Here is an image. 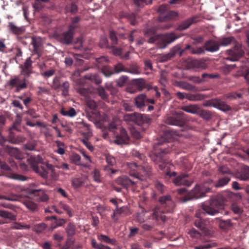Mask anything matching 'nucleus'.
<instances>
[{
	"instance_id": "393cba45",
	"label": "nucleus",
	"mask_w": 249,
	"mask_h": 249,
	"mask_svg": "<svg viewBox=\"0 0 249 249\" xmlns=\"http://www.w3.org/2000/svg\"><path fill=\"white\" fill-rule=\"evenodd\" d=\"M9 141L12 143H19L23 142L25 140V138L21 135H16L14 132H11L9 133Z\"/></svg>"
},
{
	"instance_id": "338daca9",
	"label": "nucleus",
	"mask_w": 249,
	"mask_h": 249,
	"mask_svg": "<svg viewBox=\"0 0 249 249\" xmlns=\"http://www.w3.org/2000/svg\"><path fill=\"white\" fill-rule=\"evenodd\" d=\"M173 57V55L170 52L169 53L167 54L161 55L160 57L159 61L160 62H164L171 59Z\"/></svg>"
},
{
	"instance_id": "bb28decb",
	"label": "nucleus",
	"mask_w": 249,
	"mask_h": 249,
	"mask_svg": "<svg viewBox=\"0 0 249 249\" xmlns=\"http://www.w3.org/2000/svg\"><path fill=\"white\" fill-rule=\"evenodd\" d=\"M97 238L101 242L111 245H116L117 244V241L114 238H110L107 235L103 234H98Z\"/></svg>"
},
{
	"instance_id": "6e6d98bb",
	"label": "nucleus",
	"mask_w": 249,
	"mask_h": 249,
	"mask_svg": "<svg viewBox=\"0 0 249 249\" xmlns=\"http://www.w3.org/2000/svg\"><path fill=\"white\" fill-rule=\"evenodd\" d=\"M86 106L93 110L96 107L97 105L96 102L92 100L90 97L85 99Z\"/></svg>"
},
{
	"instance_id": "6ab92c4d",
	"label": "nucleus",
	"mask_w": 249,
	"mask_h": 249,
	"mask_svg": "<svg viewBox=\"0 0 249 249\" xmlns=\"http://www.w3.org/2000/svg\"><path fill=\"white\" fill-rule=\"evenodd\" d=\"M33 61L30 57H28L24 64L20 66L21 69L20 74L21 75H25L29 77L33 73Z\"/></svg>"
},
{
	"instance_id": "774afa93",
	"label": "nucleus",
	"mask_w": 249,
	"mask_h": 249,
	"mask_svg": "<svg viewBox=\"0 0 249 249\" xmlns=\"http://www.w3.org/2000/svg\"><path fill=\"white\" fill-rule=\"evenodd\" d=\"M109 38L112 41V45H115L117 44L118 38L116 33L114 31H110L109 32Z\"/></svg>"
},
{
	"instance_id": "2eb2a0df",
	"label": "nucleus",
	"mask_w": 249,
	"mask_h": 249,
	"mask_svg": "<svg viewBox=\"0 0 249 249\" xmlns=\"http://www.w3.org/2000/svg\"><path fill=\"white\" fill-rule=\"evenodd\" d=\"M89 119L93 121L96 125L101 127L102 124L107 121L108 117L105 114H101L99 111L93 110L88 114Z\"/></svg>"
},
{
	"instance_id": "2f4dec72",
	"label": "nucleus",
	"mask_w": 249,
	"mask_h": 249,
	"mask_svg": "<svg viewBox=\"0 0 249 249\" xmlns=\"http://www.w3.org/2000/svg\"><path fill=\"white\" fill-rule=\"evenodd\" d=\"M78 6L74 2L68 3L65 7L66 13H70L72 15L76 14L78 12Z\"/></svg>"
},
{
	"instance_id": "4d7b16f0",
	"label": "nucleus",
	"mask_w": 249,
	"mask_h": 249,
	"mask_svg": "<svg viewBox=\"0 0 249 249\" xmlns=\"http://www.w3.org/2000/svg\"><path fill=\"white\" fill-rule=\"evenodd\" d=\"M125 17L129 20L130 23L131 25H135L136 24V19L138 16L136 14H126Z\"/></svg>"
},
{
	"instance_id": "58836bf2",
	"label": "nucleus",
	"mask_w": 249,
	"mask_h": 249,
	"mask_svg": "<svg viewBox=\"0 0 249 249\" xmlns=\"http://www.w3.org/2000/svg\"><path fill=\"white\" fill-rule=\"evenodd\" d=\"M0 217L7 218L11 220H15L16 219V215L5 210L0 211Z\"/></svg>"
},
{
	"instance_id": "864d4df0",
	"label": "nucleus",
	"mask_w": 249,
	"mask_h": 249,
	"mask_svg": "<svg viewBox=\"0 0 249 249\" xmlns=\"http://www.w3.org/2000/svg\"><path fill=\"white\" fill-rule=\"evenodd\" d=\"M71 161L72 163L75 164L77 165H81V157L80 155L77 154H73L70 158Z\"/></svg>"
},
{
	"instance_id": "7c9ffc66",
	"label": "nucleus",
	"mask_w": 249,
	"mask_h": 249,
	"mask_svg": "<svg viewBox=\"0 0 249 249\" xmlns=\"http://www.w3.org/2000/svg\"><path fill=\"white\" fill-rule=\"evenodd\" d=\"M178 86L181 88L182 89L192 91H197L198 89L195 86L191 85L186 82H179L178 84Z\"/></svg>"
},
{
	"instance_id": "a211bd4d",
	"label": "nucleus",
	"mask_w": 249,
	"mask_h": 249,
	"mask_svg": "<svg viewBox=\"0 0 249 249\" xmlns=\"http://www.w3.org/2000/svg\"><path fill=\"white\" fill-rule=\"evenodd\" d=\"M71 28V29L68 28L67 31L57 35V38L61 43L66 45H70L72 43L75 32Z\"/></svg>"
},
{
	"instance_id": "72a5a7b5",
	"label": "nucleus",
	"mask_w": 249,
	"mask_h": 249,
	"mask_svg": "<svg viewBox=\"0 0 249 249\" xmlns=\"http://www.w3.org/2000/svg\"><path fill=\"white\" fill-rule=\"evenodd\" d=\"M195 22V18L188 19L179 24L178 27V29L179 31L186 30V29L188 28L191 26V25Z\"/></svg>"
},
{
	"instance_id": "f704fd0d",
	"label": "nucleus",
	"mask_w": 249,
	"mask_h": 249,
	"mask_svg": "<svg viewBox=\"0 0 249 249\" xmlns=\"http://www.w3.org/2000/svg\"><path fill=\"white\" fill-rule=\"evenodd\" d=\"M31 44L33 46L34 53H38L39 47L41 44L40 39L39 38L33 36L32 37Z\"/></svg>"
},
{
	"instance_id": "f03ea898",
	"label": "nucleus",
	"mask_w": 249,
	"mask_h": 249,
	"mask_svg": "<svg viewBox=\"0 0 249 249\" xmlns=\"http://www.w3.org/2000/svg\"><path fill=\"white\" fill-rule=\"evenodd\" d=\"M176 132L168 129H166L163 132L162 137L158 141L156 144L157 148L159 152L155 153L154 161L158 165L159 168L163 170L168 163L170 162L167 154L173 149L170 148L172 145L169 142L176 135Z\"/></svg>"
},
{
	"instance_id": "603ef678",
	"label": "nucleus",
	"mask_w": 249,
	"mask_h": 249,
	"mask_svg": "<svg viewBox=\"0 0 249 249\" xmlns=\"http://www.w3.org/2000/svg\"><path fill=\"white\" fill-rule=\"evenodd\" d=\"M126 68L121 63H118L115 65L113 69L114 73H119L121 72H126Z\"/></svg>"
},
{
	"instance_id": "bf43d9fd",
	"label": "nucleus",
	"mask_w": 249,
	"mask_h": 249,
	"mask_svg": "<svg viewBox=\"0 0 249 249\" xmlns=\"http://www.w3.org/2000/svg\"><path fill=\"white\" fill-rule=\"evenodd\" d=\"M30 226L27 225H22L20 223L16 222L12 224L10 227L12 230H21V229H28Z\"/></svg>"
},
{
	"instance_id": "f3484780",
	"label": "nucleus",
	"mask_w": 249,
	"mask_h": 249,
	"mask_svg": "<svg viewBox=\"0 0 249 249\" xmlns=\"http://www.w3.org/2000/svg\"><path fill=\"white\" fill-rule=\"evenodd\" d=\"M131 214L129 209L126 206H123L121 207L116 208L113 211L111 218L114 222L117 223L119 220V217H124Z\"/></svg>"
},
{
	"instance_id": "c756f323",
	"label": "nucleus",
	"mask_w": 249,
	"mask_h": 249,
	"mask_svg": "<svg viewBox=\"0 0 249 249\" xmlns=\"http://www.w3.org/2000/svg\"><path fill=\"white\" fill-rule=\"evenodd\" d=\"M231 180L230 177L226 176L218 179L216 183L213 182V187L220 188L227 185Z\"/></svg>"
},
{
	"instance_id": "b1692460",
	"label": "nucleus",
	"mask_w": 249,
	"mask_h": 249,
	"mask_svg": "<svg viewBox=\"0 0 249 249\" xmlns=\"http://www.w3.org/2000/svg\"><path fill=\"white\" fill-rule=\"evenodd\" d=\"M30 194L31 195H34L35 196H37V199H38L42 202H46L49 199L48 196L45 193L43 190L41 189L32 190Z\"/></svg>"
},
{
	"instance_id": "09e8293b",
	"label": "nucleus",
	"mask_w": 249,
	"mask_h": 249,
	"mask_svg": "<svg viewBox=\"0 0 249 249\" xmlns=\"http://www.w3.org/2000/svg\"><path fill=\"white\" fill-rule=\"evenodd\" d=\"M216 246L214 242L208 241L203 245L195 247V249H209Z\"/></svg>"
},
{
	"instance_id": "412c9836",
	"label": "nucleus",
	"mask_w": 249,
	"mask_h": 249,
	"mask_svg": "<svg viewBox=\"0 0 249 249\" xmlns=\"http://www.w3.org/2000/svg\"><path fill=\"white\" fill-rule=\"evenodd\" d=\"M188 177V174H182L176 177L173 180V182L177 186L185 185L190 186L191 185L192 182L187 179Z\"/></svg>"
},
{
	"instance_id": "9b49d317",
	"label": "nucleus",
	"mask_w": 249,
	"mask_h": 249,
	"mask_svg": "<svg viewBox=\"0 0 249 249\" xmlns=\"http://www.w3.org/2000/svg\"><path fill=\"white\" fill-rule=\"evenodd\" d=\"M189 51L192 54L201 55L205 53V51L202 47H194L192 45L187 44L184 49L181 50L179 46L173 47L170 51L171 53L174 57L176 54L178 53L180 56L185 51Z\"/></svg>"
},
{
	"instance_id": "5701e85b",
	"label": "nucleus",
	"mask_w": 249,
	"mask_h": 249,
	"mask_svg": "<svg viewBox=\"0 0 249 249\" xmlns=\"http://www.w3.org/2000/svg\"><path fill=\"white\" fill-rule=\"evenodd\" d=\"M129 137L126 130L121 129L119 135H117L115 140V143L117 144H123L127 143Z\"/></svg>"
},
{
	"instance_id": "dca6fc26",
	"label": "nucleus",
	"mask_w": 249,
	"mask_h": 249,
	"mask_svg": "<svg viewBox=\"0 0 249 249\" xmlns=\"http://www.w3.org/2000/svg\"><path fill=\"white\" fill-rule=\"evenodd\" d=\"M204 106L206 107H213L224 111H229L231 108L224 101L217 98L207 101Z\"/></svg>"
},
{
	"instance_id": "680f3d73",
	"label": "nucleus",
	"mask_w": 249,
	"mask_h": 249,
	"mask_svg": "<svg viewBox=\"0 0 249 249\" xmlns=\"http://www.w3.org/2000/svg\"><path fill=\"white\" fill-rule=\"evenodd\" d=\"M36 146V142L35 141H30L24 145L25 149L30 151L35 150Z\"/></svg>"
},
{
	"instance_id": "69168bd1",
	"label": "nucleus",
	"mask_w": 249,
	"mask_h": 249,
	"mask_svg": "<svg viewBox=\"0 0 249 249\" xmlns=\"http://www.w3.org/2000/svg\"><path fill=\"white\" fill-rule=\"evenodd\" d=\"M192 66L196 68H201L205 66V63L200 60H194L192 62Z\"/></svg>"
},
{
	"instance_id": "4468645a",
	"label": "nucleus",
	"mask_w": 249,
	"mask_h": 249,
	"mask_svg": "<svg viewBox=\"0 0 249 249\" xmlns=\"http://www.w3.org/2000/svg\"><path fill=\"white\" fill-rule=\"evenodd\" d=\"M177 98L179 100H183L185 98L187 99L190 101L196 102L201 101L207 97L205 94L201 93H184L181 92H178L176 93Z\"/></svg>"
},
{
	"instance_id": "9d476101",
	"label": "nucleus",
	"mask_w": 249,
	"mask_h": 249,
	"mask_svg": "<svg viewBox=\"0 0 249 249\" xmlns=\"http://www.w3.org/2000/svg\"><path fill=\"white\" fill-rule=\"evenodd\" d=\"M124 118L125 121L133 122L138 125L147 126L151 122V119L147 115L139 113L126 114L124 115Z\"/></svg>"
},
{
	"instance_id": "79ce46f5",
	"label": "nucleus",
	"mask_w": 249,
	"mask_h": 249,
	"mask_svg": "<svg viewBox=\"0 0 249 249\" xmlns=\"http://www.w3.org/2000/svg\"><path fill=\"white\" fill-rule=\"evenodd\" d=\"M61 114L65 116L73 117L76 115V112L74 108L71 107L68 110H65L64 108H61L60 110Z\"/></svg>"
},
{
	"instance_id": "052dcab7",
	"label": "nucleus",
	"mask_w": 249,
	"mask_h": 249,
	"mask_svg": "<svg viewBox=\"0 0 249 249\" xmlns=\"http://www.w3.org/2000/svg\"><path fill=\"white\" fill-rule=\"evenodd\" d=\"M188 233L193 238L198 239L201 236V234L195 228L190 230Z\"/></svg>"
},
{
	"instance_id": "473e14b6",
	"label": "nucleus",
	"mask_w": 249,
	"mask_h": 249,
	"mask_svg": "<svg viewBox=\"0 0 249 249\" xmlns=\"http://www.w3.org/2000/svg\"><path fill=\"white\" fill-rule=\"evenodd\" d=\"M69 87V83L68 81H65L62 84L56 85L55 89H60L63 95L66 96L68 95Z\"/></svg>"
},
{
	"instance_id": "ddd939ff",
	"label": "nucleus",
	"mask_w": 249,
	"mask_h": 249,
	"mask_svg": "<svg viewBox=\"0 0 249 249\" xmlns=\"http://www.w3.org/2000/svg\"><path fill=\"white\" fill-rule=\"evenodd\" d=\"M164 120L168 124L182 126L185 123L184 113L181 111L175 112L172 115L167 116Z\"/></svg>"
},
{
	"instance_id": "c85d7f7f",
	"label": "nucleus",
	"mask_w": 249,
	"mask_h": 249,
	"mask_svg": "<svg viewBox=\"0 0 249 249\" xmlns=\"http://www.w3.org/2000/svg\"><path fill=\"white\" fill-rule=\"evenodd\" d=\"M6 151L11 157H15L18 160L21 159V153L18 148L7 147L6 148Z\"/></svg>"
},
{
	"instance_id": "a18cd8bd",
	"label": "nucleus",
	"mask_w": 249,
	"mask_h": 249,
	"mask_svg": "<svg viewBox=\"0 0 249 249\" xmlns=\"http://www.w3.org/2000/svg\"><path fill=\"white\" fill-rule=\"evenodd\" d=\"M97 91L99 96L105 101H107L108 98V95L106 92L105 89L102 87L99 86L97 89Z\"/></svg>"
},
{
	"instance_id": "e2e57ef3",
	"label": "nucleus",
	"mask_w": 249,
	"mask_h": 249,
	"mask_svg": "<svg viewBox=\"0 0 249 249\" xmlns=\"http://www.w3.org/2000/svg\"><path fill=\"white\" fill-rule=\"evenodd\" d=\"M126 72L133 74H138L140 73V71L138 66L136 65H132L130 69L126 68Z\"/></svg>"
},
{
	"instance_id": "e433bc0d",
	"label": "nucleus",
	"mask_w": 249,
	"mask_h": 249,
	"mask_svg": "<svg viewBox=\"0 0 249 249\" xmlns=\"http://www.w3.org/2000/svg\"><path fill=\"white\" fill-rule=\"evenodd\" d=\"M197 114L206 120H209L211 119L212 117L211 111L207 110L201 109L200 108Z\"/></svg>"
},
{
	"instance_id": "0eeeda50",
	"label": "nucleus",
	"mask_w": 249,
	"mask_h": 249,
	"mask_svg": "<svg viewBox=\"0 0 249 249\" xmlns=\"http://www.w3.org/2000/svg\"><path fill=\"white\" fill-rule=\"evenodd\" d=\"M213 187V180L211 179L206 180L201 184H196L193 190L184 198V202L191 199H198L205 196L206 194L210 192Z\"/></svg>"
},
{
	"instance_id": "13d9d810",
	"label": "nucleus",
	"mask_w": 249,
	"mask_h": 249,
	"mask_svg": "<svg viewBox=\"0 0 249 249\" xmlns=\"http://www.w3.org/2000/svg\"><path fill=\"white\" fill-rule=\"evenodd\" d=\"M59 206L66 211L70 217L72 216L73 213L71 212V209L68 205L62 202H60L59 203Z\"/></svg>"
},
{
	"instance_id": "cd10ccee",
	"label": "nucleus",
	"mask_w": 249,
	"mask_h": 249,
	"mask_svg": "<svg viewBox=\"0 0 249 249\" xmlns=\"http://www.w3.org/2000/svg\"><path fill=\"white\" fill-rule=\"evenodd\" d=\"M199 109V106L196 104L184 106L181 107L183 111L193 114H197Z\"/></svg>"
},
{
	"instance_id": "c9c22d12",
	"label": "nucleus",
	"mask_w": 249,
	"mask_h": 249,
	"mask_svg": "<svg viewBox=\"0 0 249 249\" xmlns=\"http://www.w3.org/2000/svg\"><path fill=\"white\" fill-rule=\"evenodd\" d=\"M8 28L10 31L15 35H20L23 32V30L22 28L17 27L13 22H9Z\"/></svg>"
},
{
	"instance_id": "8fccbe9b",
	"label": "nucleus",
	"mask_w": 249,
	"mask_h": 249,
	"mask_svg": "<svg viewBox=\"0 0 249 249\" xmlns=\"http://www.w3.org/2000/svg\"><path fill=\"white\" fill-rule=\"evenodd\" d=\"M102 72L106 77H110L114 74L113 69L108 66H104L102 69Z\"/></svg>"
},
{
	"instance_id": "4c0bfd02",
	"label": "nucleus",
	"mask_w": 249,
	"mask_h": 249,
	"mask_svg": "<svg viewBox=\"0 0 249 249\" xmlns=\"http://www.w3.org/2000/svg\"><path fill=\"white\" fill-rule=\"evenodd\" d=\"M134 85L140 91H142L145 88V81L143 79L139 78L133 80Z\"/></svg>"
},
{
	"instance_id": "0e129e2a",
	"label": "nucleus",
	"mask_w": 249,
	"mask_h": 249,
	"mask_svg": "<svg viewBox=\"0 0 249 249\" xmlns=\"http://www.w3.org/2000/svg\"><path fill=\"white\" fill-rule=\"evenodd\" d=\"M92 175L93 176V179L95 181H96L97 183H100L102 181V178L101 177L100 173L98 169H94L92 173Z\"/></svg>"
},
{
	"instance_id": "20e7f679",
	"label": "nucleus",
	"mask_w": 249,
	"mask_h": 249,
	"mask_svg": "<svg viewBox=\"0 0 249 249\" xmlns=\"http://www.w3.org/2000/svg\"><path fill=\"white\" fill-rule=\"evenodd\" d=\"M158 201L160 206H156L153 211L152 215L156 220L162 222L166 220L164 213H172L175 207V203L170 195H167L159 197Z\"/></svg>"
},
{
	"instance_id": "f8f14e48",
	"label": "nucleus",
	"mask_w": 249,
	"mask_h": 249,
	"mask_svg": "<svg viewBox=\"0 0 249 249\" xmlns=\"http://www.w3.org/2000/svg\"><path fill=\"white\" fill-rule=\"evenodd\" d=\"M169 6L167 4H162L159 7L158 12L159 15V21H167L177 17V13L175 11L169 10Z\"/></svg>"
},
{
	"instance_id": "4be33fe9",
	"label": "nucleus",
	"mask_w": 249,
	"mask_h": 249,
	"mask_svg": "<svg viewBox=\"0 0 249 249\" xmlns=\"http://www.w3.org/2000/svg\"><path fill=\"white\" fill-rule=\"evenodd\" d=\"M135 105L136 107L140 110L144 111L146 108V96L142 94L135 98Z\"/></svg>"
},
{
	"instance_id": "f257e3e1",
	"label": "nucleus",
	"mask_w": 249,
	"mask_h": 249,
	"mask_svg": "<svg viewBox=\"0 0 249 249\" xmlns=\"http://www.w3.org/2000/svg\"><path fill=\"white\" fill-rule=\"evenodd\" d=\"M224 197L221 195H217L211 197L209 202H206L201 204L203 212L198 210L196 212L195 216L196 219L194 221V225L206 236L212 235V232L206 224V222L201 218V214L206 213L213 215L219 213L220 209L223 208Z\"/></svg>"
},
{
	"instance_id": "3c124183",
	"label": "nucleus",
	"mask_w": 249,
	"mask_h": 249,
	"mask_svg": "<svg viewBox=\"0 0 249 249\" xmlns=\"http://www.w3.org/2000/svg\"><path fill=\"white\" fill-rule=\"evenodd\" d=\"M66 232L69 236H72L75 233V226L74 223L70 222L66 229Z\"/></svg>"
},
{
	"instance_id": "49530a36",
	"label": "nucleus",
	"mask_w": 249,
	"mask_h": 249,
	"mask_svg": "<svg viewBox=\"0 0 249 249\" xmlns=\"http://www.w3.org/2000/svg\"><path fill=\"white\" fill-rule=\"evenodd\" d=\"M239 178L242 180H247L249 179V167L245 166L243 167L242 173L240 174Z\"/></svg>"
},
{
	"instance_id": "de8ad7c7",
	"label": "nucleus",
	"mask_w": 249,
	"mask_h": 249,
	"mask_svg": "<svg viewBox=\"0 0 249 249\" xmlns=\"http://www.w3.org/2000/svg\"><path fill=\"white\" fill-rule=\"evenodd\" d=\"M232 225L231 220L227 219L226 220H220L219 223V226L220 229L222 230H227L229 229Z\"/></svg>"
},
{
	"instance_id": "423d86ee",
	"label": "nucleus",
	"mask_w": 249,
	"mask_h": 249,
	"mask_svg": "<svg viewBox=\"0 0 249 249\" xmlns=\"http://www.w3.org/2000/svg\"><path fill=\"white\" fill-rule=\"evenodd\" d=\"M27 160L33 170L44 178H47L49 172H54L53 165L48 163H43L40 155L30 156Z\"/></svg>"
},
{
	"instance_id": "37998d69",
	"label": "nucleus",
	"mask_w": 249,
	"mask_h": 249,
	"mask_svg": "<svg viewBox=\"0 0 249 249\" xmlns=\"http://www.w3.org/2000/svg\"><path fill=\"white\" fill-rule=\"evenodd\" d=\"M80 19V17L78 16L72 18H71V24L69 26L68 28L71 29H71L75 32V29L79 26L78 23Z\"/></svg>"
},
{
	"instance_id": "ea45409f",
	"label": "nucleus",
	"mask_w": 249,
	"mask_h": 249,
	"mask_svg": "<svg viewBox=\"0 0 249 249\" xmlns=\"http://www.w3.org/2000/svg\"><path fill=\"white\" fill-rule=\"evenodd\" d=\"M85 78L89 79L95 83L96 84H99L102 82V80L98 75L96 74H89L85 76Z\"/></svg>"
},
{
	"instance_id": "a878e982",
	"label": "nucleus",
	"mask_w": 249,
	"mask_h": 249,
	"mask_svg": "<svg viewBox=\"0 0 249 249\" xmlns=\"http://www.w3.org/2000/svg\"><path fill=\"white\" fill-rule=\"evenodd\" d=\"M137 31L136 30H133L128 36V39L130 43H132L134 40L136 41V44L138 46L142 45L144 42V39L142 38H138L137 33Z\"/></svg>"
},
{
	"instance_id": "aec40b11",
	"label": "nucleus",
	"mask_w": 249,
	"mask_h": 249,
	"mask_svg": "<svg viewBox=\"0 0 249 249\" xmlns=\"http://www.w3.org/2000/svg\"><path fill=\"white\" fill-rule=\"evenodd\" d=\"M205 52L207 51L211 53L217 52L220 47V44L218 41L214 39H209L205 42L203 47H201Z\"/></svg>"
},
{
	"instance_id": "c03bdc74",
	"label": "nucleus",
	"mask_w": 249,
	"mask_h": 249,
	"mask_svg": "<svg viewBox=\"0 0 249 249\" xmlns=\"http://www.w3.org/2000/svg\"><path fill=\"white\" fill-rule=\"evenodd\" d=\"M23 204L27 208L31 211L35 212L38 209L37 204L32 201L26 200L24 201Z\"/></svg>"
},
{
	"instance_id": "a19ab883",
	"label": "nucleus",
	"mask_w": 249,
	"mask_h": 249,
	"mask_svg": "<svg viewBox=\"0 0 249 249\" xmlns=\"http://www.w3.org/2000/svg\"><path fill=\"white\" fill-rule=\"evenodd\" d=\"M76 90L78 93L84 97L85 99L90 97L91 91L89 89L79 88Z\"/></svg>"
},
{
	"instance_id": "1a4fd4ad",
	"label": "nucleus",
	"mask_w": 249,
	"mask_h": 249,
	"mask_svg": "<svg viewBox=\"0 0 249 249\" xmlns=\"http://www.w3.org/2000/svg\"><path fill=\"white\" fill-rule=\"evenodd\" d=\"M29 77L25 75H15L11 77L8 82V85L11 88H15L16 92L26 89L29 84Z\"/></svg>"
},
{
	"instance_id": "5fc2aeb1",
	"label": "nucleus",
	"mask_w": 249,
	"mask_h": 249,
	"mask_svg": "<svg viewBox=\"0 0 249 249\" xmlns=\"http://www.w3.org/2000/svg\"><path fill=\"white\" fill-rule=\"evenodd\" d=\"M99 46L102 48L110 49L111 48V45L108 44V40L105 37L101 38L99 43Z\"/></svg>"
},
{
	"instance_id": "7ed1b4c3",
	"label": "nucleus",
	"mask_w": 249,
	"mask_h": 249,
	"mask_svg": "<svg viewBox=\"0 0 249 249\" xmlns=\"http://www.w3.org/2000/svg\"><path fill=\"white\" fill-rule=\"evenodd\" d=\"M130 170V176L133 178H129L126 176L118 178L117 183L123 187L128 188L138 184L140 181L146 180V178L151 175V168L148 166H138L135 163H130L128 165Z\"/></svg>"
},
{
	"instance_id": "39448f33",
	"label": "nucleus",
	"mask_w": 249,
	"mask_h": 249,
	"mask_svg": "<svg viewBox=\"0 0 249 249\" xmlns=\"http://www.w3.org/2000/svg\"><path fill=\"white\" fill-rule=\"evenodd\" d=\"M220 44V46H227L231 44L233 45V47L227 50L226 54L228 55L227 60L231 61H238L244 54V51L242 49L241 43L237 41L232 36L223 37L218 41Z\"/></svg>"
},
{
	"instance_id": "6e6552de",
	"label": "nucleus",
	"mask_w": 249,
	"mask_h": 249,
	"mask_svg": "<svg viewBox=\"0 0 249 249\" xmlns=\"http://www.w3.org/2000/svg\"><path fill=\"white\" fill-rule=\"evenodd\" d=\"M156 29L155 27L147 29L144 31L145 36H150L147 42L149 43H155L157 41L160 40L163 43L161 48H165L168 44L174 41L178 37L173 33L167 34L162 36L155 35Z\"/></svg>"
}]
</instances>
